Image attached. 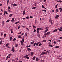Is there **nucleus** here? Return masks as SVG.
Here are the masks:
<instances>
[{
    "mask_svg": "<svg viewBox=\"0 0 62 62\" xmlns=\"http://www.w3.org/2000/svg\"><path fill=\"white\" fill-rule=\"evenodd\" d=\"M29 56V55H26L24 56V58H26L27 59H29V57H28Z\"/></svg>",
    "mask_w": 62,
    "mask_h": 62,
    "instance_id": "1",
    "label": "nucleus"
},
{
    "mask_svg": "<svg viewBox=\"0 0 62 62\" xmlns=\"http://www.w3.org/2000/svg\"><path fill=\"white\" fill-rule=\"evenodd\" d=\"M49 22L51 23H52V18L50 17L49 20Z\"/></svg>",
    "mask_w": 62,
    "mask_h": 62,
    "instance_id": "2",
    "label": "nucleus"
},
{
    "mask_svg": "<svg viewBox=\"0 0 62 62\" xmlns=\"http://www.w3.org/2000/svg\"><path fill=\"white\" fill-rule=\"evenodd\" d=\"M8 56V55L6 57L7 58L6 59V60H7L8 58H10V56Z\"/></svg>",
    "mask_w": 62,
    "mask_h": 62,
    "instance_id": "3",
    "label": "nucleus"
},
{
    "mask_svg": "<svg viewBox=\"0 0 62 62\" xmlns=\"http://www.w3.org/2000/svg\"><path fill=\"white\" fill-rule=\"evenodd\" d=\"M20 43L22 45V46H23V45H24V44H23V42L22 41H20Z\"/></svg>",
    "mask_w": 62,
    "mask_h": 62,
    "instance_id": "4",
    "label": "nucleus"
},
{
    "mask_svg": "<svg viewBox=\"0 0 62 62\" xmlns=\"http://www.w3.org/2000/svg\"><path fill=\"white\" fill-rule=\"evenodd\" d=\"M59 15H57L55 17V19H58V17H59Z\"/></svg>",
    "mask_w": 62,
    "mask_h": 62,
    "instance_id": "5",
    "label": "nucleus"
},
{
    "mask_svg": "<svg viewBox=\"0 0 62 62\" xmlns=\"http://www.w3.org/2000/svg\"><path fill=\"white\" fill-rule=\"evenodd\" d=\"M27 50H28V51H29V52H30V51H31V49L30 48H27Z\"/></svg>",
    "mask_w": 62,
    "mask_h": 62,
    "instance_id": "6",
    "label": "nucleus"
},
{
    "mask_svg": "<svg viewBox=\"0 0 62 62\" xmlns=\"http://www.w3.org/2000/svg\"><path fill=\"white\" fill-rule=\"evenodd\" d=\"M33 54H34V52H31V56H32V55H33Z\"/></svg>",
    "mask_w": 62,
    "mask_h": 62,
    "instance_id": "7",
    "label": "nucleus"
},
{
    "mask_svg": "<svg viewBox=\"0 0 62 62\" xmlns=\"http://www.w3.org/2000/svg\"><path fill=\"white\" fill-rule=\"evenodd\" d=\"M12 51L13 52H14V51H15V50H14V47H13L12 48Z\"/></svg>",
    "mask_w": 62,
    "mask_h": 62,
    "instance_id": "8",
    "label": "nucleus"
},
{
    "mask_svg": "<svg viewBox=\"0 0 62 62\" xmlns=\"http://www.w3.org/2000/svg\"><path fill=\"white\" fill-rule=\"evenodd\" d=\"M57 2H60V3H62V1L61 0H57Z\"/></svg>",
    "mask_w": 62,
    "mask_h": 62,
    "instance_id": "9",
    "label": "nucleus"
},
{
    "mask_svg": "<svg viewBox=\"0 0 62 62\" xmlns=\"http://www.w3.org/2000/svg\"><path fill=\"white\" fill-rule=\"evenodd\" d=\"M14 18H12V20H11V22H13V21H14Z\"/></svg>",
    "mask_w": 62,
    "mask_h": 62,
    "instance_id": "10",
    "label": "nucleus"
},
{
    "mask_svg": "<svg viewBox=\"0 0 62 62\" xmlns=\"http://www.w3.org/2000/svg\"><path fill=\"white\" fill-rule=\"evenodd\" d=\"M58 30L57 29H55V30H54L53 31L54 32H57V31Z\"/></svg>",
    "mask_w": 62,
    "mask_h": 62,
    "instance_id": "11",
    "label": "nucleus"
},
{
    "mask_svg": "<svg viewBox=\"0 0 62 62\" xmlns=\"http://www.w3.org/2000/svg\"><path fill=\"white\" fill-rule=\"evenodd\" d=\"M34 43V41H32V42H31V44L32 45H33V44Z\"/></svg>",
    "mask_w": 62,
    "mask_h": 62,
    "instance_id": "12",
    "label": "nucleus"
},
{
    "mask_svg": "<svg viewBox=\"0 0 62 62\" xmlns=\"http://www.w3.org/2000/svg\"><path fill=\"white\" fill-rule=\"evenodd\" d=\"M25 10H24V11H23V15H24V14H25Z\"/></svg>",
    "mask_w": 62,
    "mask_h": 62,
    "instance_id": "13",
    "label": "nucleus"
},
{
    "mask_svg": "<svg viewBox=\"0 0 62 62\" xmlns=\"http://www.w3.org/2000/svg\"><path fill=\"white\" fill-rule=\"evenodd\" d=\"M13 31V29H10V31L11 32V33H13V31Z\"/></svg>",
    "mask_w": 62,
    "mask_h": 62,
    "instance_id": "14",
    "label": "nucleus"
},
{
    "mask_svg": "<svg viewBox=\"0 0 62 62\" xmlns=\"http://www.w3.org/2000/svg\"><path fill=\"white\" fill-rule=\"evenodd\" d=\"M6 36H7V34L5 33L4 34V38H6Z\"/></svg>",
    "mask_w": 62,
    "mask_h": 62,
    "instance_id": "15",
    "label": "nucleus"
},
{
    "mask_svg": "<svg viewBox=\"0 0 62 62\" xmlns=\"http://www.w3.org/2000/svg\"><path fill=\"white\" fill-rule=\"evenodd\" d=\"M36 59V57L35 56H34L32 58V60H34Z\"/></svg>",
    "mask_w": 62,
    "mask_h": 62,
    "instance_id": "16",
    "label": "nucleus"
},
{
    "mask_svg": "<svg viewBox=\"0 0 62 62\" xmlns=\"http://www.w3.org/2000/svg\"><path fill=\"white\" fill-rule=\"evenodd\" d=\"M17 6V5L15 3L13 4V6H15V7H16Z\"/></svg>",
    "mask_w": 62,
    "mask_h": 62,
    "instance_id": "17",
    "label": "nucleus"
},
{
    "mask_svg": "<svg viewBox=\"0 0 62 62\" xmlns=\"http://www.w3.org/2000/svg\"><path fill=\"white\" fill-rule=\"evenodd\" d=\"M45 54V53L44 52H43L41 53V54L42 55Z\"/></svg>",
    "mask_w": 62,
    "mask_h": 62,
    "instance_id": "18",
    "label": "nucleus"
},
{
    "mask_svg": "<svg viewBox=\"0 0 62 62\" xmlns=\"http://www.w3.org/2000/svg\"><path fill=\"white\" fill-rule=\"evenodd\" d=\"M10 39V41H11L12 40V37H10L9 38Z\"/></svg>",
    "mask_w": 62,
    "mask_h": 62,
    "instance_id": "19",
    "label": "nucleus"
},
{
    "mask_svg": "<svg viewBox=\"0 0 62 62\" xmlns=\"http://www.w3.org/2000/svg\"><path fill=\"white\" fill-rule=\"evenodd\" d=\"M48 31V29H46L44 33H46V32H47Z\"/></svg>",
    "mask_w": 62,
    "mask_h": 62,
    "instance_id": "20",
    "label": "nucleus"
},
{
    "mask_svg": "<svg viewBox=\"0 0 62 62\" xmlns=\"http://www.w3.org/2000/svg\"><path fill=\"white\" fill-rule=\"evenodd\" d=\"M20 23V21H18L16 22L15 23L16 24H17L18 23Z\"/></svg>",
    "mask_w": 62,
    "mask_h": 62,
    "instance_id": "21",
    "label": "nucleus"
},
{
    "mask_svg": "<svg viewBox=\"0 0 62 62\" xmlns=\"http://www.w3.org/2000/svg\"><path fill=\"white\" fill-rule=\"evenodd\" d=\"M18 38H20V39H21V38H22V37L21 35H18Z\"/></svg>",
    "mask_w": 62,
    "mask_h": 62,
    "instance_id": "22",
    "label": "nucleus"
},
{
    "mask_svg": "<svg viewBox=\"0 0 62 62\" xmlns=\"http://www.w3.org/2000/svg\"><path fill=\"white\" fill-rule=\"evenodd\" d=\"M57 48L58 49V48H59V46H55L54 47V48Z\"/></svg>",
    "mask_w": 62,
    "mask_h": 62,
    "instance_id": "23",
    "label": "nucleus"
},
{
    "mask_svg": "<svg viewBox=\"0 0 62 62\" xmlns=\"http://www.w3.org/2000/svg\"><path fill=\"white\" fill-rule=\"evenodd\" d=\"M40 42H38L36 44V45L37 46H38V45L39 44V43Z\"/></svg>",
    "mask_w": 62,
    "mask_h": 62,
    "instance_id": "24",
    "label": "nucleus"
},
{
    "mask_svg": "<svg viewBox=\"0 0 62 62\" xmlns=\"http://www.w3.org/2000/svg\"><path fill=\"white\" fill-rule=\"evenodd\" d=\"M16 38H14V39L12 40V41H16Z\"/></svg>",
    "mask_w": 62,
    "mask_h": 62,
    "instance_id": "25",
    "label": "nucleus"
},
{
    "mask_svg": "<svg viewBox=\"0 0 62 62\" xmlns=\"http://www.w3.org/2000/svg\"><path fill=\"white\" fill-rule=\"evenodd\" d=\"M3 42V40H1L0 41V45L2 44V43Z\"/></svg>",
    "mask_w": 62,
    "mask_h": 62,
    "instance_id": "26",
    "label": "nucleus"
},
{
    "mask_svg": "<svg viewBox=\"0 0 62 62\" xmlns=\"http://www.w3.org/2000/svg\"><path fill=\"white\" fill-rule=\"evenodd\" d=\"M16 47H17L18 46V44H16L15 45Z\"/></svg>",
    "mask_w": 62,
    "mask_h": 62,
    "instance_id": "27",
    "label": "nucleus"
},
{
    "mask_svg": "<svg viewBox=\"0 0 62 62\" xmlns=\"http://www.w3.org/2000/svg\"><path fill=\"white\" fill-rule=\"evenodd\" d=\"M58 4H57V5H56L55 6V8H57V6H58Z\"/></svg>",
    "mask_w": 62,
    "mask_h": 62,
    "instance_id": "28",
    "label": "nucleus"
},
{
    "mask_svg": "<svg viewBox=\"0 0 62 62\" xmlns=\"http://www.w3.org/2000/svg\"><path fill=\"white\" fill-rule=\"evenodd\" d=\"M33 28H34V29H35L36 28V27L34 25H33Z\"/></svg>",
    "mask_w": 62,
    "mask_h": 62,
    "instance_id": "29",
    "label": "nucleus"
},
{
    "mask_svg": "<svg viewBox=\"0 0 62 62\" xmlns=\"http://www.w3.org/2000/svg\"><path fill=\"white\" fill-rule=\"evenodd\" d=\"M9 45V43H7L6 45L7 47H8Z\"/></svg>",
    "mask_w": 62,
    "mask_h": 62,
    "instance_id": "30",
    "label": "nucleus"
},
{
    "mask_svg": "<svg viewBox=\"0 0 62 62\" xmlns=\"http://www.w3.org/2000/svg\"><path fill=\"white\" fill-rule=\"evenodd\" d=\"M13 15V14H11L9 15V17H10L11 16H12Z\"/></svg>",
    "mask_w": 62,
    "mask_h": 62,
    "instance_id": "31",
    "label": "nucleus"
},
{
    "mask_svg": "<svg viewBox=\"0 0 62 62\" xmlns=\"http://www.w3.org/2000/svg\"><path fill=\"white\" fill-rule=\"evenodd\" d=\"M49 47H53V45H49Z\"/></svg>",
    "mask_w": 62,
    "mask_h": 62,
    "instance_id": "32",
    "label": "nucleus"
},
{
    "mask_svg": "<svg viewBox=\"0 0 62 62\" xmlns=\"http://www.w3.org/2000/svg\"><path fill=\"white\" fill-rule=\"evenodd\" d=\"M47 33V35H49L50 33V32H47L46 33Z\"/></svg>",
    "mask_w": 62,
    "mask_h": 62,
    "instance_id": "33",
    "label": "nucleus"
},
{
    "mask_svg": "<svg viewBox=\"0 0 62 62\" xmlns=\"http://www.w3.org/2000/svg\"><path fill=\"white\" fill-rule=\"evenodd\" d=\"M9 21H10V20L9 19H8L6 21V23H8V22H9Z\"/></svg>",
    "mask_w": 62,
    "mask_h": 62,
    "instance_id": "34",
    "label": "nucleus"
},
{
    "mask_svg": "<svg viewBox=\"0 0 62 62\" xmlns=\"http://www.w3.org/2000/svg\"><path fill=\"white\" fill-rule=\"evenodd\" d=\"M36 8L35 7H33L32 8H31L32 9H35V8Z\"/></svg>",
    "mask_w": 62,
    "mask_h": 62,
    "instance_id": "35",
    "label": "nucleus"
},
{
    "mask_svg": "<svg viewBox=\"0 0 62 62\" xmlns=\"http://www.w3.org/2000/svg\"><path fill=\"white\" fill-rule=\"evenodd\" d=\"M10 9V7H8V10H9V9Z\"/></svg>",
    "mask_w": 62,
    "mask_h": 62,
    "instance_id": "36",
    "label": "nucleus"
},
{
    "mask_svg": "<svg viewBox=\"0 0 62 62\" xmlns=\"http://www.w3.org/2000/svg\"><path fill=\"white\" fill-rule=\"evenodd\" d=\"M23 39L22 40V41L23 42H24V37L23 38Z\"/></svg>",
    "mask_w": 62,
    "mask_h": 62,
    "instance_id": "37",
    "label": "nucleus"
},
{
    "mask_svg": "<svg viewBox=\"0 0 62 62\" xmlns=\"http://www.w3.org/2000/svg\"><path fill=\"white\" fill-rule=\"evenodd\" d=\"M36 61H39V58H36Z\"/></svg>",
    "mask_w": 62,
    "mask_h": 62,
    "instance_id": "38",
    "label": "nucleus"
},
{
    "mask_svg": "<svg viewBox=\"0 0 62 62\" xmlns=\"http://www.w3.org/2000/svg\"><path fill=\"white\" fill-rule=\"evenodd\" d=\"M8 3H9V0H8L7 2V5H8Z\"/></svg>",
    "mask_w": 62,
    "mask_h": 62,
    "instance_id": "39",
    "label": "nucleus"
},
{
    "mask_svg": "<svg viewBox=\"0 0 62 62\" xmlns=\"http://www.w3.org/2000/svg\"><path fill=\"white\" fill-rule=\"evenodd\" d=\"M42 45V44L41 43H40L39 44V45L38 46H41V45Z\"/></svg>",
    "mask_w": 62,
    "mask_h": 62,
    "instance_id": "40",
    "label": "nucleus"
},
{
    "mask_svg": "<svg viewBox=\"0 0 62 62\" xmlns=\"http://www.w3.org/2000/svg\"><path fill=\"white\" fill-rule=\"evenodd\" d=\"M11 55H12V54H9L8 55V56H11Z\"/></svg>",
    "mask_w": 62,
    "mask_h": 62,
    "instance_id": "41",
    "label": "nucleus"
},
{
    "mask_svg": "<svg viewBox=\"0 0 62 62\" xmlns=\"http://www.w3.org/2000/svg\"><path fill=\"white\" fill-rule=\"evenodd\" d=\"M44 36H46V35H47V33H45V34H44Z\"/></svg>",
    "mask_w": 62,
    "mask_h": 62,
    "instance_id": "42",
    "label": "nucleus"
},
{
    "mask_svg": "<svg viewBox=\"0 0 62 62\" xmlns=\"http://www.w3.org/2000/svg\"><path fill=\"white\" fill-rule=\"evenodd\" d=\"M58 29L59 30V31H62V30L60 29L59 28H58Z\"/></svg>",
    "mask_w": 62,
    "mask_h": 62,
    "instance_id": "43",
    "label": "nucleus"
},
{
    "mask_svg": "<svg viewBox=\"0 0 62 62\" xmlns=\"http://www.w3.org/2000/svg\"><path fill=\"white\" fill-rule=\"evenodd\" d=\"M31 47V45H29V46H26V47Z\"/></svg>",
    "mask_w": 62,
    "mask_h": 62,
    "instance_id": "44",
    "label": "nucleus"
},
{
    "mask_svg": "<svg viewBox=\"0 0 62 62\" xmlns=\"http://www.w3.org/2000/svg\"><path fill=\"white\" fill-rule=\"evenodd\" d=\"M39 30H43V29L41 28H39Z\"/></svg>",
    "mask_w": 62,
    "mask_h": 62,
    "instance_id": "45",
    "label": "nucleus"
},
{
    "mask_svg": "<svg viewBox=\"0 0 62 62\" xmlns=\"http://www.w3.org/2000/svg\"><path fill=\"white\" fill-rule=\"evenodd\" d=\"M42 11H45V12H46V10H45V9H44Z\"/></svg>",
    "mask_w": 62,
    "mask_h": 62,
    "instance_id": "46",
    "label": "nucleus"
},
{
    "mask_svg": "<svg viewBox=\"0 0 62 62\" xmlns=\"http://www.w3.org/2000/svg\"><path fill=\"white\" fill-rule=\"evenodd\" d=\"M36 29H34L33 31V33H35V32H36Z\"/></svg>",
    "mask_w": 62,
    "mask_h": 62,
    "instance_id": "47",
    "label": "nucleus"
},
{
    "mask_svg": "<svg viewBox=\"0 0 62 62\" xmlns=\"http://www.w3.org/2000/svg\"><path fill=\"white\" fill-rule=\"evenodd\" d=\"M26 29L28 31H29V29H28V28L27 27H26Z\"/></svg>",
    "mask_w": 62,
    "mask_h": 62,
    "instance_id": "48",
    "label": "nucleus"
},
{
    "mask_svg": "<svg viewBox=\"0 0 62 62\" xmlns=\"http://www.w3.org/2000/svg\"><path fill=\"white\" fill-rule=\"evenodd\" d=\"M45 54H46L47 53H49V51H46L45 52Z\"/></svg>",
    "mask_w": 62,
    "mask_h": 62,
    "instance_id": "49",
    "label": "nucleus"
},
{
    "mask_svg": "<svg viewBox=\"0 0 62 62\" xmlns=\"http://www.w3.org/2000/svg\"><path fill=\"white\" fill-rule=\"evenodd\" d=\"M56 13H57V12H58V9H56Z\"/></svg>",
    "mask_w": 62,
    "mask_h": 62,
    "instance_id": "50",
    "label": "nucleus"
},
{
    "mask_svg": "<svg viewBox=\"0 0 62 62\" xmlns=\"http://www.w3.org/2000/svg\"><path fill=\"white\" fill-rule=\"evenodd\" d=\"M5 13L6 14H8V12H7V11H5Z\"/></svg>",
    "mask_w": 62,
    "mask_h": 62,
    "instance_id": "51",
    "label": "nucleus"
},
{
    "mask_svg": "<svg viewBox=\"0 0 62 62\" xmlns=\"http://www.w3.org/2000/svg\"><path fill=\"white\" fill-rule=\"evenodd\" d=\"M22 27L24 28H25V26H22Z\"/></svg>",
    "mask_w": 62,
    "mask_h": 62,
    "instance_id": "52",
    "label": "nucleus"
},
{
    "mask_svg": "<svg viewBox=\"0 0 62 62\" xmlns=\"http://www.w3.org/2000/svg\"><path fill=\"white\" fill-rule=\"evenodd\" d=\"M22 33V31H20V32H19L18 34H21V33Z\"/></svg>",
    "mask_w": 62,
    "mask_h": 62,
    "instance_id": "53",
    "label": "nucleus"
},
{
    "mask_svg": "<svg viewBox=\"0 0 62 62\" xmlns=\"http://www.w3.org/2000/svg\"><path fill=\"white\" fill-rule=\"evenodd\" d=\"M46 40H44L43 41V42H46Z\"/></svg>",
    "mask_w": 62,
    "mask_h": 62,
    "instance_id": "54",
    "label": "nucleus"
},
{
    "mask_svg": "<svg viewBox=\"0 0 62 62\" xmlns=\"http://www.w3.org/2000/svg\"><path fill=\"white\" fill-rule=\"evenodd\" d=\"M42 8H45L44 6L43 5H42Z\"/></svg>",
    "mask_w": 62,
    "mask_h": 62,
    "instance_id": "55",
    "label": "nucleus"
},
{
    "mask_svg": "<svg viewBox=\"0 0 62 62\" xmlns=\"http://www.w3.org/2000/svg\"><path fill=\"white\" fill-rule=\"evenodd\" d=\"M39 28H38L37 29V31H39Z\"/></svg>",
    "mask_w": 62,
    "mask_h": 62,
    "instance_id": "56",
    "label": "nucleus"
},
{
    "mask_svg": "<svg viewBox=\"0 0 62 62\" xmlns=\"http://www.w3.org/2000/svg\"><path fill=\"white\" fill-rule=\"evenodd\" d=\"M30 18H31V19H32L33 18V17L32 16H30Z\"/></svg>",
    "mask_w": 62,
    "mask_h": 62,
    "instance_id": "57",
    "label": "nucleus"
},
{
    "mask_svg": "<svg viewBox=\"0 0 62 62\" xmlns=\"http://www.w3.org/2000/svg\"><path fill=\"white\" fill-rule=\"evenodd\" d=\"M26 19H29V17H26Z\"/></svg>",
    "mask_w": 62,
    "mask_h": 62,
    "instance_id": "58",
    "label": "nucleus"
},
{
    "mask_svg": "<svg viewBox=\"0 0 62 62\" xmlns=\"http://www.w3.org/2000/svg\"><path fill=\"white\" fill-rule=\"evenodd\" d=\"M36 43H34V44L33 45V46H35V45H36Z\"/></svg>",
    "mask_w": 62,
    "mask_h": 62,
    "instance_id": "59",
    "label": "nucleus"
},
{
    "mask_svg": "<svg viewBox=\"0 0 62 62\" xmlns=\"http://www.w3.org/2000/svg\"><path fill=\"white\" fill-rule=\"evenodd\" d=\"M41 61L42 62H44V61H44V60H42Z\"/></svg>",
    "mask_w": 62,
    "mask_h": 62,
    "instance_id": "60",
    "label": "nucleus"
},
{
    "mask_svg": "<svg viewBox=\"0 0 62 62\" xmlns=\"http://www.w3.org/2000/svg\"><path fill=\"white\" fill-rule=\"evenodd\" d=\"M4 22H3L2 23V25H4Z\"/></svg>",
    "mask_w": 62,
    "mask_h": 62,
    "instance_id": "61",
    "label": "nucleus"
},
{
    "mask_svg": "<svg viewBox=\"0 0 62 62\" xmlns=\"http://www.w3.org/2000/svg\"><path fill=\"white\" fill-rule=\"evenodd\" d=\"M62 8L60 11V12H62Z\"/></svg>",
    "mask_w": 62,
    "mask_h": 62,
    "instance_id": "62",
    "label": "nucleus"
},
{
    "mask_svg": "<svg viewBox=\"0 0 62 62\" xmlns=\"http://www.w3.org/2000/svg\"><path fill=\"white\" fill-rule=\"evenodd\" d=\"M1 36H3V33H1V34H0Z\"/></svg>",
    "mask_w": 62,
    "mask_h": 62,
    "instance_id": "63",
    "label": "nucleus"
},
{
    "mask_svg": "<svg viewBox=\"0 0 62 62\" xmlns=\"http://www.w3.org/2000/svg\"><path fill=\"white\" fill-rule=\"evenodd\" d=\"M59 38L60 39H62V37H59Z\"/></svg>",
    "mask_w": 62,
    "mask_h": 62,
    "instance_id": "64",
    "label": "nucleus"
}]
</instances>
